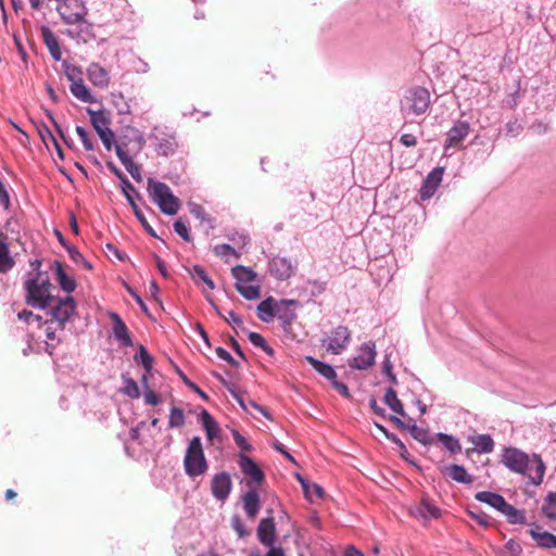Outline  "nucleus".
<instances>
[{
    "mask_svg": "<svg viewBox=\"0 0 556 556\" xmlns=\"http://www.w3.org/2000/svg\"><path fill=\"white\" fill-rule=\"evenodd\" d=\"M529 534L542 548H556V536L547 531H541L539 526L531 528Z\"/></svg>",
    "mask_w": 556,
    "mask_h": 556,
    "instance_id": "nucleus-22",
    "label": "nucleus"
},
{
    "mask_svg": "<svg viewBox=\"0 0 556 556\" xmlns=\"http://www.w3.org/2000/svg\"><path fill=\"white\" fill-rule=\"evenodd\" d=\"M243 509L247 516L254 519L261 507L260 495L255 489H250L242 495Z\"/></svg>",
    "mask_w": 556,
    "mask_h": 556,
    "instance_id": "nucleus-17",
    "label": "nucleus"
},
{
    "mask_svg": "<svg viewBox=\"0 0 556 556\" xmlns=\"http://www.w3.org/2000/svg\"><path fill=\"white\" fill-rule=\"evenodd\" d=\"M177 143L174 136L164 132L155 134V151L163 156L174 154Z\"/></svg>",
    "mask_w": 556,
    "mask_h": 556,
    "instance_id": "nucleus-18",
    "label": "nucleus"
},
{
    "mask_svg": "<svg viewBox=\"0 0 556 556\" xmlns=\"http://www.w3.org/2000/svg\"><path fill=\"white\" fill-rule=\"evenodd\" d=\"M76 303L72 296H66L51 308L52 320L56 321L60 329H63L65 323L74 315Z\"/></svg>",
    "mask_w": 556,
    "mask_h": 556,
    "instance_id": "nucleus-9",
    "label": "nucleus"
},
{
    "mask_svg": "<svg viewBox=\"0 0 556 556\" xmlns=\"http://www.w3.org/2000/svg\"><path fill=\"white\" fill-rule=\"evenodd\" d=\"M53 266L55 268V279L60 287L67 293L73 292L76 288L75 280L66 275L61 262L55 261Z\"/></svg>",
    "mask_w": 556,
    "mask_h": 556,
    "instance_id": "nucleus-24",
    "label": "nucleus"
},
{
    "mask_svg": "<svg viewBox=\"0 0 556 556\" xmlns=\"http://www.w3.org/2000/svg\"><path fill=\"white\" fill-rule=\"evenodd\" d=\"M332 387L341 394L343 395L344 397L346 399H351V393L349 391V388L346 384L340 382L337 380V378H334L332 381Z\"/></svg>",
    "mask_w": 556,
    "mask_h": 556,
    "instance_id": "nucleus-59",
    "label": "nucleus"
},
{
    "mask_svg": "<svg viewBox=\"0 0 556 556\" xmlns=\"http://www.w3.org/2000/svg\"><path fill=\"white\" fill-rule=\"evenodd\" d=\"M258 541L268 547L274 546L276 540V528L273 517L263 518L257 527Z\"/></svg>",
    "mask_w": 556,
    "mask_h": 556,
    "instance_id": "nucleus-14",
    "label": "nucleus"
},
{
    "mask_svg": "<svg viewBox=\"0 0 556 556\" xmlns=\"http://www.w3.org/2000/svg\"><path fill=\"white\" fill-rule=\"evenodd\" d=\"M174 230L175 232L180 236L185 241L187 242H190L191 241V237H190V233H189V230H188V227L186 226V224L184 222H181L180 219H177L175 223H174Z\"/></svg>",
    "mask_w": 556,
    "mask_h": 556,
    "instance_id": "nucleus-51",
    "label": "nucleus"
},
{
    "mask_svg": "<svg viewBox=\"0 0 556 556\" xmlns=\"http://www.w3.org/2000/svg\"><path fill=\"white\" fill-rule=\"evenodd\" d=\"M200 420L202 421V425L206 431V435L210 440H212L214 437H216L218 432V426L217 422L214 420V418L211 416V414L203 409L200 414Z\"/></svg>",
    "mask_w": 556,
    "mask_h": 556,
    "instance_id": "nucleus-36",
    "label": "nucleus"
},
{
    "mask_svg": "<svg viewBox=\"0 0 556 556\" xmlns=\"http://www.w3.org/2000/svg\"><path fill=\"white\" fill-rule=\"evenodd\" d=\"M191 275L194 279L203 281L211 290L215 288L213 280L208 277L205 269L200 265H194L191 270Z\"/></svg>",
    "mask_w": 556,
    "mask_h": 556,
    "instance_id": "nucleus-41",
    "label": "nucleus"
},
{
    "mask_svg": "<svg viewBox=\"0 0 556 556\" xmlns=\"http://www.w3.org/2000/svg\"><path fill=\"white\" fill-rule=\"evenodd\" d=\"M231 486V478L227 472L215 475L211 482L212 494L219 501H225L228 497Z\"/></svg>",
    "mask_w": 556,
    "mask_h": 556,
    "instance_id": "nucleus-12",
    "label": "nucleus"
},
{
    "mask_svg": "<svg viewBox=\"0 0 556 556\" xmlns=\"http://www.w3.org/2000/svg\"><path fill=\"white\" fill-rule=\"evenodd\" d=\"M269 270L277 279L285 280L294 274L295 263L290 258L276 256L269 264Z\"/></svg>",
    "mask_w": 556,
    "mask_h": 556,
    "instance_id": "nucleus-11",
    "label": "nucleus"
},
{
    "mask_svg": "<svg viewBox=\"0 0 556 556\" xmlns=\"http://www.w3.org/2000/svg\"><path fill=\"white\" fill-rule=\"evenodd\" d=\"M505 548L513 555V556H519L522 552V548L520 544L514 540H509L505 544Z\"/></svg>",
    "mask_w": 556,
    "mask_h": 556,
    "instance_id": "nucleus-61",
    "label": "nucleus"
},
{
    "mask_svg": "<svg viewBox=\"0 0 556 556\" xmlns=\"http://www.w3.org/2000/svg\"><path fill=\"white\" fill-rule=\"evenodd\" d=\"M231 274L236 279V290L256 280V273L252 268L242 265L235 266Z\"/></svg>",
    "mask_w": 556,
    "mask_h": 556,
    "instance_id": "nucleus-21",
    "label": "nucleus"
},
{
    "mask_svg": "<svg viewBox=\"0 0 556 556\" xmlns=\"http://www.w3.org/2000/svg\"><path fill=\"white\" fill-rule=\"evenodd\" d=\"M351 341V331L345 326H338L330 331V334L323 340V345L332 354H340Z\"/></svg>",
    "mask_w": 556,
    "mask_h": 556,
    "instance_id": "nucleus-7",
    "label": "nucleus"
},
{
    "mask_svg": "<svg viewBox=\"0 0 556 556\" xmlns=\"http://www.w3.org/2000/svg\"><path fill=\"white\" fill-rule=\"evenodd\" d=\"M143 397H144L146 404H148V405L155 406L160 403L159 395L153 390H151L149 387L146 388Z\"/></svg>",
    "mask_w": 556,
    "mask_h": 556,
    "instance_id": "nucleus-57",
    "label": "nucleus"
},
{
    "mask_svg": "<svg viewBox=\"0 0 556 556\" xmlns=\"http://www.w3.org/2000/svg\"><path fill=\"white\" fill-rule=\"evenodd\" d=\"M64 67H65V76L71 81V84H74L77 81L80 83L81 80H84V77H83L84 73L80 67H78L76 65H71V64H64Z\"/></svg>",
    "mask_w": 556,
    "mask_h": 556,
    "instance_id": "nucleus-42",
    "label": "nucleus"
},
{
    "mask_svg": "<svg viewBox=\"0 0 556 556\" xmlns=\"http://www.w3.org/2000/svg\"><path fill=\"white\" fill-rule=\"evenodd\" d=\"M130 206H131L136 217L141 223V225L144 227V229L148 231V233L151 235L152 237H156L154 229L150 226L144 214L141 212V210L135 202V200H130Z\"/></svg>",
    "mask_w": 556,
    "mask_h": 556,
    "instance_id": "nucleus-43",
    "label": "nucleus"
},
{
    "mask_svg": "<svg viewBox=\"0 0 556 556\" xmlns=\"http://www.w3.org/2000/svg\"><path fill=\"white\" fill-rule=\"evenodd\" d=\"M356 355L349 359V366L357 370H367L375 365L376 361V344L374 342H366L362 344Z\"/></svg>",
    "mask_w": 556,
    "mask_h": 556,
    "instance_id": "nucleus-8",
    "label": "nucleus"
},
{
    "mask_svg": "<svg viewBox=\"0 0 556 556\" xmlns=\"http://www.w3.org/2000/svg\"><path fill=\"white\" fill-rule=\"evenodd\" d=\"M542 510L548 519L556 520V493L546 496Z\"/></svg>",
    "mask_w": 556,
    "mask_h": 556,
    "instance_id": "nucleus-39",
    "label": "nucleus"
},
{
    "mask_svg": "<svg viewBox=\"0 0 556 556\" xmlns=\"http://www.w3.org/2000/svg\"><path fill=\"white\" fill-rule=\"evenodd\" d=\"M238 464L242 473L251 479V481L248 482L249 486H251L252 483L261 484L264 481V472L251 457L245 454H240Z\"/></svg>",
    "mask_w": 556,
    "mask_h": 556,
    "instance_id": "nucleus-10",
    "label": "nucleus"
},
{
    "mask_svg": "<svg viewBox=\"0 0 556 556\" xmlns=\"http://www.w3.org/2000/svg\"><path fill=\"white\" fill-rule=\"evenodd\" d=\"M98 136L101 139L102 143L104 144L105 149L108 151H110L115 141V135H114L113 130L111 128H105V130L98 132Z\"/></svg>",
    "mask_w": 556,
    "mask_h": 556,
    "instance_id": "nucleus-50",
    "label": "nucleus"
},
{
    "mask_svg": "<svg viewBox=\"0 0 556 556\" xmlns=\"http://www.w3.org/2000/svg\"><path fill=\"white\" fill-rule=\"evenodd\" d=\"M15 265L14 258L10 255L9 247L0 238V273H8Z\"/></svg>",
    "mask_w": 556,
    "mask_h": 556,
    "instance_id": "nucleus-32",
    "label": "nucleus"
},
{
    "mask_svg": "<svg viewBox=\"0 0 556 556\" xmlns=\"http://www.w3.org/2000/svg\"><path fill=\"white\" fill-rule=\"evenodd\" d=\"M40 31H41L42 40H43L45 45L47 46L51 56L55 61H60L62 58V50H61L58 38L55 37L53 31L48 26H41Z\"/></svg>",
    "mask_w": 556,
    "mask_h": 556,
    "instance_id": "nucleus-19",
    "label": "nucleus"
},
{
    "mask_svg": "<svg viewBox=\"0 0 556 556\" xmlns=\"http://www.w3.org/2000/svg\"><path fill=\"white\" fill-rule=\"evenodd\" d=\"M67 249V252L71 256V258L76 263V264H81L84 267L90 269L91 268V265L90 263L84 257V255L79 252V250L75 247H66Z\"/></svg>",
    "mask_w": 556,
    "mask_h": 556,
    "instance_id": "nucleus-47",
    "label": "nucleus"
},
{
    "mask_svg": "<svg viewBox=\"0 0 556 556\" xmlns=\"http://www.w3.org/2000/svg\"><path fill=\"white\" fill-rule=\"evenodd\" d=\"M135 361L141 363L147 372L152 369L153 358L143 345L139 346L138 353L135 356Z\"/></svg>",
    "mask_w": 556,
    "mask_h": 556,
    "instance_id": "nucleus-40",
    "label": "nucleus"
},
{
    "mask_svg": "<svg viewBox=\"0 0 556 556\" xmlns=\"http://www.w3.org/2000/svg\"><path fill=\"white\" fill-rule=\"evenodd\" d=\"M442 177L443 168L441 167H435L427 175L419 191L421 200L430 199L434 194L442 181Z\"/></svg>",
    "mask_w": 556,
    "mask_h": 556,
    "instance_id": "nucleus-13",
    "label": "nucleus"
},
{
    "mask_svg": "<svg viewBox=\"0 0 556 556\" xmlns=\"http://www.w3.org/2000/svg\"><path fill=\"white\" fill-rule=\"evenodd\" d=\"M215 352H216V355L219 358H222L223 361L227 362L229 365L235 366V367L238 366L237 361L224 348L218 346Z\"/></svg>",
    "mask_w": 556,
    "mask_h": 556,
    "instance_id": "nucleus-58",
    "label": "nucleus"
},
{
    "mask_svg": "<svg viewBox=\"0 0 556 556\" xmlns=\"http://www.w3.org/2000/svg\"><path fill=\"white\" fill-rule=\"evenodd\" d=\"M87 114L89 115L91 125L97 134L105 130V128H110L111 121L103 111L87 109Z\"/></svg>",
    "mask_w": 556,
    "mask_h": 556,
    "instance_id": "nucleus-28",
    "label": "nucleus"
},
{
    "mask_svg": "<svg viewBox=\"0 0 556 556\" xmlns=\"http://www.w3.org/2000/svg\"><path fill=\"white\" fill-rule=\"evenodd\" d=\"M400 141L405 147H415L417 144V139L412 134H404V135H402Z\"/></svg>",
    "mask_w": 556,
    "mask_h": 556,
    "instance_id": "nucleus-64",
    "label": "nucleus"
},
{
    "mask_svg": "<svg viewBox=\"0 0 556 556\" xmlns=\"http://www.w3.org/2000/svg\"><path fill=\"white\" fill-rule=\"evenodd\" d=\"M125 168L137 182L142 181L141 168L138 164L131 161L125 166Z\"/></svg>",
    "mask_w": 556,
    "mask_h": 556,
    "instance_id": "nucleus-55",
    "label": "nucleus"
},
{
    "mask_svg": "<svg viewBox=\"0 0 556 556\" xmlns=\"http://www.w3.org/2000/svg\"><path fill=\"white\" fill-rule=\"evenodd\" d=\"M147 191L150 199L157 205L160 211L166 215H176L180 208V200L174 195L169 186L149 177L147 179Z\"/></svg>",
    "mask_w": 556,
    "mask_h": 556,
    "instance_id": "nucleus-2",
    "label": "nucleus"
},
{
    "mask_svg": "<svg viewBox=\"0 0 556 556\" xmlns=\"http://www.w3.org/2000/svg\"><path fill=\"white\" fill-rule=\"evenodd\" d=\"M471 443L480 453H491L494 450V441L489 434H479L472 437Z\"/></svg>",
    "mask_w": 556,
    "mask_h": 556,
    "instance_id": "nucleus-33",
    "label": "nucleus"
},
{
    "mask_svg": "<svg viewBox=\"0 0 556 556\" xmlns=\"http://www.w3.org/2000/svg\"><path fill=\"white\" fill-rule=\"evenodd\" d=\"M249 340L253 345L258 346L261 349L267 343L264 337L257 332H250Z\"/></svg>",
    "mask_w": 556,
    "mask_h": 556,
    "instance_id": "nucleus-62",
    "label": "nucleus"
},
{
    "mask_svg": "<svg viewBox=\"0 0 556 556\" xmlns=\"http://www.w3.org/2000/svg\"><path fill=\"white\" fill-rule=\"evenodd\" d=\"M416 516L424 519L439 518L440 509L432 504L428 498H422L419 506L416 508Z\"/></svg>",
    "mask_w": 556,
    "mask_h": 556,
    "instance_id": "nucleus-29",
    "label": "nucleus"
},
{
    "mask_svg": "<svg viewBox=\"0 0 556 556\" xmlns=\"http://www.w3.org/2000/svg\"><path fill=\"white\" fill-rule=\"evenodd\" d=\"M185 426V414L179 407L173 406L168 416L169 428H181Z\"/></svg>",
    "mask_w": 556,
    "mask_h": 556,
    "instance_id": "nucleus-38",
    "label": "nucleus"
},
{
    "mask_svg": "<svg viewBox=\"0 0 556 556\" xmlns=\"http://www.w3.org/2000/svg\"><path fill=\"white\" fill-rule=\"evenodd\" d=\"M384 403L390 407V409L396 415L404 416V407L402 402L399 400L396 392L389 388L383 397Z\"/></svg>",
    "mask_w": 556,
    "mask_h": 556,
    "instance_id": "nucleus-34",
    "label": "nucleus"
},
{
    "mask_svg": "<svg viewBox=\"0 0 556 556\" xmlns=\"http://www.w3.org/2000/svg\"><path fill=\"white\" fill-rule=\"evenodd\" d=\"M237 291L247 300H255L261 296L260 286L247 285L242 288H238Z\"/></svg>",
    "mask_w": 556,
    "mask_h": 556,
    "instance_id": "nucleus-45",
    "label": "nucleus"
},
{
    "mask_svg": "<svg viewBox=\"0 0 556 556\" xmlns=\"http://www.w3.org/2000/svg\"><path fill=\"white\" fill-rule=\"evenodd\" d=\"M87 76L90 83L99 88H108L110 85L109 72L99 63H90L87 67Z\"/></svg>",
    "mask_w": 556,
    "mask_h": 556,
    "instance_id": "nucleus-15",
    "label": "nucleus"
},
{
    "mask_svg": "<svg viewBox=\"0 0 556 556\" xmlns=\"http://www.w3.org/2000/svg\"><path fill=\"white\" fill-rule=\"evenodd\" d=\"M409 433L415 440L422 443L424 445L431 443L428 431L416 425L409 427Z\"/></svg>",
    "mask_w": 556,
    "mask_h": 556,
    "instance_id": "nucleus-44",
    "label": "nucleus"
},
{
    "mask_svg": "<svg viewBox=\"0 0 556 556\" xmlns=\"http://www.w3.org/2000/svg\"><path fill=\"white\" fill-rule=\"evenodd\" d=\"M232 438L236 444L244 452L252 451V445L248 442V440L238 431L232 430Z\"/></svg>",
    "mask_w": 556,
    "mask_h": 556,
    "instance_id": "nucleus-52",
    "label": "nucleus"
},
{
    "mask_svg": "<svg viewBox=\"0 0 556 556\" xmlns=\"http://www.w3.org/2000/svg\"><path fill=\"white\" fill-rule=\"evenodd\" d=\"M275 300L268 296L257 305V317L265 323H269L276 315L275 312Z\"/></svg>",
    "mask_w": 556,
    "mask_h": 556,
    "instance_id": "nucleus-27",
    "label": "nucleus"
},
{
    "mask_svg": "<svg viewBox=\"0 0 556 556\" xmlns=\"http://www.w3.org/2000/svg\"><path fill=\"white\" fill-rule=\"evenodd\" d=\"M445 473L448 475V477L458 482L464 484H470L473 482L472 477L467 472L465 467L460 465H451L444 468Z\"/></svg>",
    "mask_w": 556,
    "mask_h": 556,
    "instance_id": "nucleus-25",
    "label": "nucleus"
},
{
    "mask_svg": "<svg viewBox=\"0 0 556 556\" xmlns=\"http://www.w3.org/2000/svg\"><path fill=\"white\" fill-rule=\"evenodd\" d=\"M305 359L307 363H309L313 366V368L318 374H320L326 379L332 381L334 378H337L336 370L329 364L323 363V362L314 358L313 356H306Z\"/></svg>",
    "mask_w": 556,
    "mask_h": 556,
    "instance_id": "nucleus-30",
    "label": "nucleus"
},
{
    "mask_svg": "<svg viewBox=\"0 0 556 556\" xmlns=\"http://www.w3.org/2000/svg\"><path fill=\"white\" fill-rule=\"evenodd\" d=\"M470 517L483 528L490 526V516L483 511H469Z\"/></svg>",
    "mask_w": 556,
    "mask_h": 556,
    "instance_id": "nucleus-53",
    "label": "nucleus"
},
{
    "mask_svg": "<svg viewBox=\"0 0 556 556\" xmlns=\"http://www.w3.org/2000/svg\"><path fill=\"white\" fill-rule=\"evenodd\" d=\"M502 463L509 470L527 476L534 485H540L543 481L545 465L538 455L530 459L525 452L516 447H506L502 453Z\"/></svg>",
    "mask_w": 556,
    "mask_h": 556,
    "instance_id": "nucleus-1",
    "label": "nucleus"
},
{
    "mask_svg": "<svg viewBox=\"0 0 556 556\" xmlns=\"http://www.w3.org/2000/svg\"><path fill=\"white\" fill-rule=\"evenodd\" d=\"M502 514H504L506 516L508 522L511 525L526 523L525 511L515 508L513 505H510L508 503L503 508Z\"/></svg>",
    "mask_w": 556,
    "mask_h": 556,
    "instance_id": "nucleus-35",
    "label": "nucleus"
},
{
    "mask_svg": "<svg viewBox=\"0 0 556 556\" xmlns=\"http://www.w3.org/2000/svg\"><path fill=\"white\" fill-rule=\"evenodd\" d=\"M430 92L424 87H414L407 91L402 102V111L414 115L425 114L430 106Z\"/></svg>",
    "mask_w": 556,
    "mask_h": 556,
    "instance_id": "nucleus-6",
    "label": "nucleus"
},
{
    "mask_svg": "<svg viewBox=\"0 0 556 556\" xmlns=\"http://www.w3.org/2000/svg\"><path fill=\"white\" fill-rule=\"evenodd\" d=\"M437 438L451 453L456 454L462 451V445L458 439L454 438L453 435L440 432L437 434Z\"/></svg>",
    "mask_w": 556,
    "mask_h": 556,
    "instance_id": "nucleus-37",
    "label": "nucleus"
},
{
    "mask_svg": "<svg viewBox=\"0 0 556 556\" xmlns=\"http://www.w3.org/2000/svg\"><path fill=\"white\" fill-rule=\"evenodd\" d=\"M61 18L66 24H80L87 28V35H80L81 40L87 42L90 40V24L85 21V16L87 14L86 7L81 0H61L60 4L56 8Z\"/></svg>",
    "mask_w": 556,
    "mask_h": 556,
    "instance_id": "nucleus-3",
    "label": "nucleus"
},
{
    "mask_svg": "<svg viewBox=\"0 0 556 556\" xmlns=\"http://www.w3.org/2000/svg\"><path fill=\"white\" fill-rule=\"evenodd\" d=\"M70 90L72 94L81 102L85 103H94L97 102L96 98L91 94L90 90L86 86L85 81L71 84Z\"/></svg>",
    "mask_w": 556,
    "mask_h": 556,
    "instance_id": "nucleus-26",
    "label": "nucleus"
},
{
    "mask_svg": "<svg viewBox=\"0 0 556 556\" xmlns=\"http://www.w3.org/2000/svg\"><path fill=\"white\" fill-rule=\"evenodd\" d=\"M76 134L78 135L79 139L81 140V142L84 144V148L87 151H93L94 150L93 142H92L88 131L84 127L76 126Z\"/></svg>",
    "mask_w": 556,
    "mask_h": 556,
    "instance_id": "nucleus-49",
    "label": "nucleus"
},
{
    "mask_svg": "<svg viewBox=\"0 0 556 556\" xmlns=\"http://www.w3.org/2000/svg\"><path fill=\"white\" fill-rule=\"evenodd\" d=\"M115 152L119 161L124 166L132 161L126 151H124L118 144L115 146Z\"/></svg>",
    "mask_w": 556,
    "mask_h": 556,
    "instance_id": "nucleus-63",
    "label": "nucleus"
},
{
    "mask_svg": "<svg viewBox=\"0 0 556 556\" xmlns=\"http://www.w3.org/2000/svg\"><path fill=\"white\" fill-rule=\"evenodd\" d=\"M476 500L481 502V503H485L492 507H494L495 509H497L498 511L502 513L503 508L505 507V505L507 504V502L505 501V498L497 494V493H493V492H488V491H482V492H478L476 495H475Z\"/></svg>",
    "mask_w": 556,
    "mask_h": 556,
    "instance_id": "nucleus-23",
    "label": "nucleus"
},
{
    "mask_svg": "<svg viewBox=\"0 0 556 556\" xmlns=\"http://www.w3.org/2000/svg\"><path fill=\"white\" fill-rule=\"evenodd\" d=\"M123 392L131 399H138L140 396V391L137 382L131 378L125 379V387Z\"/></svg>",
    "mask_w": 556,
    "mask_h": 556,
    "instance_id": "nucleus-46",
    "label": "nucleus"
},
{
    "mask_svg": "<svg viewBox=\"0 0 556 556\" xmlns=\"http://www.w3.org/2000/svg\"><path fill=\"white\" fill-rule=\"evenodd\" d=\"M214 253L217 255V256H226V255H229V254H232L235 256H239V254L236 252V250L230 247L229 244H218V245H215L214 247Z\"/></svg>",
    "mask_w": 556,
    "mask_h": 556,
    "instance_id": "nucleus-54",
    "label": "nucleus"
},
{
    "mask_svg": "<svg viewBox=\"0 0 556 556\" xmlns=\"http://www.w3.org/2000/svg\"><path fill=\"white\" fill-rule=\"evenodd\" d=\"M299 481L302 484L305 496L308 501L314 502L315 500H320L324 497V489L314 482H308L303 478L299 477Z\"/></svg>",
    "mask_w": 556,
    "mask_h": 556,
    "instance_id": "nucleus-31",
    "label": "nucleus"
},
{
    "mask_svg": "<svg viewBox=\"0 0 556 556\" xmlns=\"http://www.w3.org/2000/svg\"><path fill=\"white\" fill-rule=\"evenodd\" d=\"M109 168L119 178L121 182L125 185V187L130 188L132 191H135V187L130 184V181L127 179V177L113 164L108 163Z\"/></svg>",
    "mask_w": 556,
    "mask_h": 556,
    "instance_id": "nucleus-56",
    "label": "nucleus"
},
{
    "mask_svg": "<svg viewBox=\"0 0 556 556\" xmlns=\"http://www.w3.org/2000/svg\"><path fill=\"white\" fill-rule=\"evenodd\" d=\"M184 467L190 478H195L206 472L208 465L199 437H193L190 440L184 458Z\"/></svg>",
    "mask_w": 556,
    "mask_h": 556,
    "instance_id": "nucleus-4",
    "label": "nucleus"
},
{
    "mask_svg": "<svg viewBox=\"0 0 556 556\" xmlns=\"http://www.w3.org/2000/svg\"><path fill=\"white\" fill-rule=\"evenodd\" d=\"M382 371L389 377L392 384L397 383V379L392 370L391 362L388 358L383 361Z\"/></svg>",
    "mask_w": 556,
    "mask_h": 556,
    "instance_id": "nucleus-60",
    "label": "nucleus"
},
{
    "mask_svg": "<svg viewBox=\"0 0 556 556\" xmlns=\"http://www.w3.org/2000/svg\"><path fill=\"white\" fill-rule=\"evenodd\" d=\"M214 308H215L216 313H217V314H218V315H219V316H220V317H222L226 323H228L229 325H232L233 327H242V328H243V320H242V318H241L238 314H236L235 312L230 311V312L228 313V316L226 317V316H224V315L219 312V309H218V307H217L216 305H214Z\"/></svg>",
    "mask_w": 556,
    "mask_h": 556,
    "instance_id": "nucleus-48",
    "label": "nucleus"
},
{
    "mask_svg": "<svg viewBox=\"0 0 556 556\" xmlns=\"http://www.w3.org/2000/svg\"><path fill=\"white\" fill-rule=\"evenodd\" d=\"M468 134L469 124L467 122H458L447 132L445 148L457 147Z\"/></svg>",
    "mask_w": 556,
    "mask_h": 556,
    "instance_id": "nucleus-20",
    "label": "nucleus"
},
{
    "mask_svg": "<svg viewBox=\"0 0 556 556\" xmlns=\"http://www.w3.org/2000/svg\"><path fill=\"white\" fill-rule=\"evenodd\" d=\"M51 287L47 279L41 281L38 278L27 279L25 281L26 303L33 307L46 308L52 301Z\"/></svg>",
    "mask_w": 556,
    "mask_h": 556,
    "instance_id": "nucleus-5",
    "label": "nucleus"
},
{
    "mask_svg": "<svg viewBox=\"0 0 556 556\" xmlns=\"http://www.w3.org/2000/svg\"><path fill=\"white\" fill-rule=\"evenodd\" d=\"M109 316L113 323V333L115 339L118 340L125 346H131L132 340L126 324L122 320L119 315L114 312H111Z\"/></svg>",
    "mask_w": 556,
    "mask_h": 556,
    "instance_id": "nucleus-16",
    "label": "nucleus"
}]
</instances>
